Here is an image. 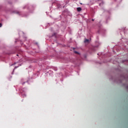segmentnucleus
I'll return each instance as SVG.
<instances>
[{
    "label": "nucleus",
    "mask_w": 128,
    "mask_h": 128,
    "mask_svg": "<svg viewBox=\"0 0 128 128\" xmlns=\"http://www.w3.org/2000/svg\"><path fill=\"white\" fill-rule=\"evenodd\" d=\"M78 12H81L82 11V8H77Z\"/></svg>",
    "instance_id": "f257e3e1"
},
{
    "label": "nucleus",
    "mask_w": 128,
    "mask_h": 128,
    "mask_svg": "<svg viewBox=\"0 0 128 128\" xmlns=\"http://www.w3.org/2000/svg\"><path fill=\"white\" fill-rule=\"evenodd\" d=\"M90 42V40L88 39H85L84 40V42L86 43V42Z\"/></svg>",
    "instance_id": "f03ea898"
},
{
    "label": "nucleus",
    "mask_w": 128,
    "mask_h": 128,
    "mask_svg": "<svg viewBox=\"0 0 128 128\" xmlns=\"http://www.w3.org/2000/svg\"><path fill=\"white\" fill-rule=\"evenodd\" d=\"M74 54H78V52H76V51H74Z\"/></svg>",
    "instance_id": "7ed1b4c3"
},
{
    "label": "nucleus",
    "mask_w": 128,
    "mask_h": 128,
    "mask_svg": "<svg viewBox=\"0 0 128 128\" xmlns=\"http://www.w3.org/2000/svg\"><path fill=\"white\" fill-rule=\"evenodd\" d=\"M2 24L0 23V28H2Z\"/></svg>",
    "instance_id": "20e7f679"
},
{
    "label": "nucleus",
    "mask_w": 128,
    "mask_h": 128,
    "mask_svg": "<svg viewBox=\"0 0 128 128\" xmlns=\"http://www.w3.org/2000/svg\"><path fill=\"white\" fill-rule=\"evenodd\" d=\"M16 56H18V54H17Z\"/></svg>",
    "instance_id": "39448f33"
},
{
    "label": "nucleus",
    "mask_w": 128,
    "mask_h": 128,
    "mask_svg": "<svg viewBox=\"0 0 128 128\" xmlns=\"http://www.w3.org/2000/svg\"><path fill=\"white\" fill-rule=\"evenodd\" d=\"M92 20L94 22V19H92Z\"/></svg>",
    "instance_id": "423d86ee"
},
{
    "label": "nucleus",
    "mask_w": 128,
    "mask_h": 128,
    "mask_svg": "<svg viewBox=\"0 0 128 128\" xmlns=\"http://www.w3.org/2000/svg\"><path fill=\"white\" fill-rule=\"evenodd\" d=\"M36 44H38V43H36Z\"/></svg>",
    "instance_id": "0eeeda50"
}]
</instances>
